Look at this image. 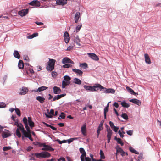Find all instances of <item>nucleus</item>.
<instances>
[{"instance_id": "6", "label": "nucleus", "mask_w": 161, "mask_h": 161, "mask_svg": "<svg viewBox=\"0 0 161 161\" xmlns=\"http://www.w3.org/2000/svg\"><path fill=\"white\" fill-rule=\"evenodd\" d=\"M74 14V20L75 23H77L79 21V19H80V13L79 12H77Z\"/></svg>"}, {"instance_id": "40", "label": "nucleus", "mask_w": 161, "mask_h": 161, "mask_svg": "<svg viewBox=\"0 0 161 161\" xmlns=\"http://www.w3.org/2000/svg\"><path fill=\"white\" fill-rule=\"evenodd\" d=\"M80 66L83 68V69H86L88 68L87 64L86 63H83L80 64Z\"/></svg>"}, {"instance_id": "1", "label": "nucleus", "mask_w": 161, "mask_h": 161, "mask_svg": "<svg viewBox=\"0 0 161 161\" xmlns=\"http://www.w3.org/2000/svg\"><path fill=\"white\" fill-rule=\"evenodd\" d=\"M32 156H35L37 158H48L51 156L50 154L48 152L43 151L41 153H33L31 154Z\"/></svg>"}, {"instance_id": "50", "label": "nucleus", "mask_w": 161, "mask_h": 161, "mask_svg": "<svg viewBox=\"0 0 161 161\" xmlns=\"http://www.w3.org/2000/svg\"><path fill=\"white\" fill-rule=\"evenodd\" d=\"M11 149V147L10 146L4 147H3V150L4 151H8Z\"/></svg>"}, {"instance_id": "47", "label": "nucleus", "mask_w": 161, "mask_h": 161, "mask_svg": "<svg viewBox=\"0 0 161 161\" xmlns=\"http://www.w3.org/2000/svg\"><path fill=\"white\" fill-rule=\"evenodd\" d=\"M121 117L125 120H127L128 119V116L126 113H123L121 115Z\"/></svg>"}, {"instance_id": "5", "label": "nucleus", "mask_w": 161, "mask_h": 161, "mask_svg": "<svg viewBox=\"0 0 161 161\" xmlns=\"http://www.w3.org/2000/svg\"><path fill=\"white\" fill-rule=\"evenodd\" d=\"M44 147L42 148V150L43 151H54V149L52 148L51 146L46 145L44 143L43 146Z\"/></svg>"}, {"instance_id": "55", "label": "nucleus", "mask_w": 161, "mask_h": 161, "mask_svg": "<svg viewBox=\"0 0 161 161\" xmlns=\"http://www.w3.org/2000/svg\"><path fill=\"white\" fill-rule=\"evenodd\" d=\"M23 58L25 60H26L27 61H29V58L28 57L27 55H24L23 57Z\"/></svg>"}, {"instance_id": "51", "label": "nucleus", "mask_w": 161, "mask_h": 161, "mask_svg": "<svg viewBox=\"0 0 161 161\" xmlns=\"http://www.w3.org/2000/svg\"><path fill=\"white\" fill-rule=\"evenodd\" d=\"M72 65L70 64H65L63 65V67L65 68H69L72 67Z\"/></svg>"}, {"instance_id": "54", "label": "nucleus", "mask_w": 161, "mask_h": 161, "mask_svg": "<svg viewBox=\"0 0 161 161\" xmlns=\"http://www.w3.org/2000/svg\"><path fill=\"white\" fill-rule=\"evenodd\" d=\"M59 117H61V119H64L65 117V114L64 113L62 112L61 115L59 116Z\"/></svg>"}, {"instance_id": "15", "label": "nucleus", "mask_w": 161, "mask_h": 161, "mask_svg": "<svg viewBox=\"0 0 161 161\" xmlns=\"http://www.w3.org/2000/svg\"><path fill=\"white\" fill-rule=\"evenodd\" d=\"M20 92L19 93V94L20 95H25L27 92L28 89L26 87H22L21 89H20Z\"/></svg>"}, {"instance_id": "12", "label": "nucleus", "mask_w": 161, "mask_h": 161, "mask_svg": "<svg viewBox=\"0 0 161 161\" xmlns=\"http://www.w3.org/2000/svg\"><path fill=\"white\" fill-rule=\"evenodd\" d=\"M86 123L83 124V126L81 127V131L82 134L84 136H86Z\"/></svg>"}, {"instance_id": "3", "label": "nucleus", "mask_w": 161, "mask_h": 161, "mask_svg": "<svg viewBox=\"0 0 161 161\" xmlns=\"http://www.w3.org/2000/svg\"><path fill=\"white\" fill-rule=\"evenodd\" d=\"M99 89L100 90H102L103 89H105V88L102 86L101 85L99 84H96L92 86L93 91H97Z\"/></svg>"}, {"instance_id": "58", "label": "nucleus", "mask_w": 161, "mask_h": 161, "mask_svg": "<svg viewBox=\"0 0 161 161\" xmlns=\"http://www.w3.org/2000/svg\"><path fill=\"white\" fill-rule=\"evenodd\" d=\"M25 128L26 129V130L27 131V132H29L31 133V130L30 129V128H29V127L28 126V125H25Z\"/></svg>"}, {"instance_id": "48", "label": "nucleus", "mask_w": 161, "mask_h": 161, "mask_svg": "<svg viewBox=\"0 0 161 161\" xmlns=\"http://www.w3.org/2000/svg\"><path fill=\"white\" fill-rule=\"evenodd\" d=\"M15 110L17 114L19 116H20L21 115V113L20 110L18 108H16L15 109Z\"/></svg>"}, {"instance_id": "14", "label": "nucleus", "mask_w": 161, "mask_h": 161, "mask_svg": "<svg viewBox=\"0 0 161 161\" xmlns=\"http://www.w3.org/2000/svg\"><path fill=\"white\" fill-rule=\"evenodd\" d=\"M88 55L91 58L95 61H97L99 60L98 56L94 53H88Z\"/></svg>"}, {"instance_id": "2", "label": "nucleus", "mask_w": 161, "mask_h": 161, "mask_svg": "<svg viewBox=\"0 0 161 161\" xmlns=\"http://www.w3.org/2000/svg\"><path fill=\"white\" fill-rule=\"evenodd\" d=\"M56 61L55 60L49 58V61L47 65L46 69L47 71H51L54 67V65Z\"/></svg>"}, {"instance_id": "27", "label": "nucleus", "mask_w": 161, "mask_h": 161, "mask_svg": "<svg viewBox=\"0 0 161 161\" xmlns=\"http://www.w3.org/2000/svg\"><path fill=\"white\" fill-rule=\"evenodd\" d=\"M13 55L15 58L18 59H19L20 58V54L18 52L17 50H15L14 51Z\"/></svg>"}, {"instance_id": "42", "label": "nucleus", "mask_w": 161, "mask_h": 161, "mask_svg": "<svg viewBox=\"0 0 161 161\" xmlns=\"http://www.w3.org/2000/svg\"><path fill=\"white\" fill-rule=\"evenodd\" d=\"M64 79L65 80V81L70 82V80H71V78L68 75H65L64 76Z\"/></svg>"}, {"instance_id": "33", "label": "nucleus", "mask_w": 161, "mask_h": 161, "mask_svg": "<svg viewBox=\"0 0 161 161\" xmlns=\"http://www.w3.org/2000/svg\"><path fill=\"white\" fill-rule=\"evenodd\" d=\"M126 89L128 91L130 92V94H133L134 95H135L136 93L131 88H130L129 86H127L126 87Z\"/></svg>"}, {"instance_id": "30", "label": "nucleus", "mask_w": 161, "mask_h": 161, "mask_svg": "<svg viewBox=\"0 0 161 161\" xmlns=\"http://www.w3.org/2000/svg\"><path fill=\"white\" fill-rule=\"evenodd\" d=\"M18 66L19 69H22L23 68L24 65L23 62L22 60H19L18 63Z\"/></svg>"}, {"instance_id": "18", "label": "nucleus", "mask_w": 161, "mask_h": 161, "mask_svg": "<svg viewBox=\"0 0 161 161\" xmlns=\"http://www.w3.org/2000/svg\"><path fill=\"white\" fill-rule=\"evenodd\" d=\"M129 101L133 103L138 106H140L141 105V101L139 100H138L134 98L130 99L129 100Z\"/></svg>"}, {"instance_id": "4", "label": "nucleus", "mask_w": 161, "mask_h": 161, "mask_svg": "<svg viewBox=\"0 0 161 161\" xmlns=\"http://www.w3.org/2000/svg\"><path fill=\"white\" fill-rule=\"evenodd\" d=\"M116 151L117 153H120L121 154V155L122 156H124L126 154L127 155H128V154L127 153H125L122 149L121 148L119 147V146H117V147L116 148ZM116 156L117 155V153L116 154Z\"/></svg>"}, {"instance_id": "49", "label": "nucleus", "mask_w": 161, "mask_h": 161, "mask_svg": "<svg viewBox=\"0 0 161 161\" xmlns=\"http://www.w3.org/2000/svg\"><path fill=\"white\" fill-rule=\"evenodd\" d=\"M82 26V24H81L78 25L76 27V32H78L80 29L81 28Z\"/></svg>"}, {"instance_id": "62", "label": "nucleus", "mask_w": 161, "mask_h": 161, "mask_svg": "<svg viewBox=\"0 0 161 161\" xmlns=\"http://www.w3.org/2000/svg\"><path fill=\"white\" fill-rule=\"evenodd\" d=\"M119 129V128L116 127L115 126L112 129L115 132H117L118 130Z\"/></svg>"}, {"instance_id": "44", "label": "nucleus", "mask_w": 161, "mask_h": 161, "mask_svg": "<svg viewBox=\"0 0 161 161\" xmlns=\"http://www.w3.org/2000/svg\"><path fill=\"white\" fill-rule=\"evenodd\" d=\"M17 136L19 137L20 138L21 137V134L19 131V129L17 128L16 130V132Z\"/></svg>"}, {"instance_id": "61", "label": "nucleus", "mask_w": 161, "mask_h": 161, "mask_svg": "<svg viewBox=\"0 0 161 161\" xmlns=\"http://www.w3.org/2000/svg\"><path fill=\"white\" fill-rule=\"evenodd\" d=\"M73 46H69L68 48H67V49H66L65 50L66 51H69L71 49H72L73 48Z\"/></svg>"}, {"instance_id": "63", "label": "nucleus", "mask_w": 161, "mask_h": 161, "mask_svg": "<svg viewBox=\"0 0 161 161\" xmlns=\"http://www.w3.org/2000/svg\"><path fill=\"white\" fill-rule=\"evenodd\" d=\"M108 108H108V107H106L104 109V113L106 114L107 112H108Z\"/></svg>"}, {"instance_id": "59", "label": "nucleus", "mask_w": 161, "mask_h": 161, "mask_svg": "<svg viewBox=\"0 0 161 161\" xmlns=\"http://www.w3.org/2000/svg\"><path fill=\"white\" fill-rule=\"evenodd\" d=\"M126 132L128 135L131 136L132 135L133 131L132 130H130L127 131Z\"/></svg>"}, {"instance_id": "23", "label": "nucleus", "mask_w": 161, "mask_h": 161, "mask_svg": "<svg viewBox=\"0 0 161 161\" xmlns=\"http://www.w3.org/2000/svg\"><path fill=\"white\" fill-rule=\"evenodd\" d=\"M144 57L146 62L148 64H150L151 62L148 54L147 53L145 54H144Z\"/></svg>"}, {"instance_id": "35", "label": "nucleus", "mask_w": 161, "mask_h": 161, "mask_svg": "<svg viewBox=\"0 0 161 161\" xmlns=\"http://www.w3.org/2000/svg\"><path fill=\"white\" fill-rule=\"evenodd\" d=\"M48 88V87L45 86H42L38 88L36 91L41 92L45 90Z\"/></svg>"}, {"instance_id": "11", "label": "nucleus", "mask_w": 161, "mask_h": 161, "mask_svg": "<svg viewBox=\"0 0 161 161\" xmlns=\"http://www.w3.org/2000/svg\"><path fill=\"white\" fill-rule=\"evenodd\" d=\"M64 37L65 42L66 43H69L70 40V37L69 34L66 31L64 33Z\"/></svg>"}, {"instance_id": "37", "label": "nucleus", "mask_w": 161, "mask_h": 161, "mask_svg": "<svg viewBox=\"0 0 161 161\" xmlns=\"http://www.w3.org/2000/svg\"><path fill=\"white\" fill-rule=\"evenodd\" d=\"M42 123H43V124L45 125L47 127H49L53 130H56L57 129L56 128H55V127L52 126L50 125L47 124L45 122H43Z\"/></svg>"}, {"instance_id": "46", "label": "nucleus", "mask_w": 161, "mask_h": 161, "mask_svg": "<svg viewBox=\"0 0 161 161\" xmlns=\"http://www.w3.org/2000/svg\"><path fill=\"white\" fill-rule=\"evenodd\" d=\"M100 158L102 159H104L105 158V156H104L103 152L102 150H100Z\"/></svg>"}, {"instance_id": "8", "label": "nucleus", "mask_w": 161, "mask_h": 161, "mask_svg": "<svg viewBox=\"0 0 161 161\" xmlns=\"http://www.w3.org/2000/svg\"><path fill=\"white\" fill-rule=\"evenodd\" d=\"M29 4L35 7H39L40 6V3L37 0H33L30 2Z\"/></svg>"}, {"instance_id": "43", "label": "nucleus", "mask_w": 161, "mask_h": 161, "mask_svg": "<svg viewBox=\"0 0 161 161\" xmlns=\"http://www.w3.org/2000/svg\"><path fill=\"white\" fill-rule=\"evenodd\" d=\"M131 152L135 153L136 154H138L139 153L136 150L134 149L132 147H130L129 148Z\"/></svg>"}, {"instance_id": "52", "label": "nucleus", "mask_w": 161, "mask_h": 161, "mask_svg": "<svg viewBox=\"0 0 161 161\" xmlns=\"http://www.w3.org/2000/svg\"><path fill=\"white\" fill-rule=\"evenodd\" d=\"M118 143L121 144V146H123L124 145V143L122 142V141L120 138H118L117 141Z\"/></svg>"}, {"instance_id": "16", "label": "nucleus", "mask_w": 161, "mask_h": 161, "mask_svg": "<svg viewBox=\"0 0 161 161\" xmlns=\"http://www.w3.org/2000/svg\"><path fill=\"white\" fill-rule=\"evenodd\" d=\"M67 3V0H57L56 4L58 5H64Z\"/></svg>"}, {"instance_id": "53", "label": "nucleus", "mask_w": 161, "mask_h": 161, "mask_svg": "<svg viewBox=\"0 0 161 161\" xmlns=\"http://www.w3.org/2000/svg\"><path fill=\"white\" fill-rule=\"evenodd\" d=\"M23 121L25 125H28L27 123V120L26 117H25L23 118Z\"/></svg>"}, {"instance_id": "60", "label": "nucleus", "mask_w": 161, "mask_h": 161, "mask_svg": "<svg viewBox=\"0 0 161 161\" xmlns=\"http://www.w3.org/2000/svg\"><path fill=\"white\" fill-rule=\"evenodd\" d=\"M57 75V73L56 72L53 71L52 72V75L53 77H55Z\"/></svg>"}, {"instance_id": "24", "label": "nucleus", "mask_w": 161, "mask_h": 161, "mask_svg": "<svg viewBox=\"0 0 161 161\" xmlns=\"http://www.w3.org/2000/svg\"><path fill=\"white\" fill-rule=\"evenodd\" d=\"M105 89V90L104 91L107 93H113L114 94L115 93V91L112 88H109L108 89H106L105 88V89Z\"/></svg>"}, {"instance_id": "64", "label": "nucleus", "mask_w": 161, "mask_h": 161, "mask_svg": "<svg viewBox=\"0 0 161 161\" xmlns=\"http://www.w3.org/2000/svg\"><path fill=\"white\" fill-rule=\"evenodd\" d=\"M58 161H65V159L63 157H61L60 158L58 159Z\"/></svg>"}, {"instance_id": "31", "label": "nucleus", "mask_w": 161, "mask_h": 161, "mask_svg": "<svg viewBox=\"0 0 161 161\" xmlns=\"http://www.w3.org/2000/svg\"><path fill=\"white\" fill-rule=\"evenodd\" d=\"M73 83L78 85H80L81 84V81L78 78H75L74 79Z\"/></svg>"}, {"instance_id": "39", "label": "nucleus", "mask_w": 161, "mask_h": 161, "mask_svg": "<svg viewBox=\"0 0 161 161\" xmlns=\"http://www.w3.org/2000/svg\"><path fill=\"white\" fill-rule=\"evenodd\" d=\"M79 150H80V152L82 154L81 155L86 156V153L83 148H80L79 149Z\"/></svg>"}, {"instance_id": "19", "label": "nucleus", "mask_w": 161, "mask_h": 161, "mask_svg": "<svg viewBox=\"0 0 161 161\" xmlns=\"http://www.w3.org/2000/svg\"><path fill=\"white\" fill-rule=\"evenodd\" d=\"M53 93L55 94H58L60 93L61 90L60 88L57 86L53 87Z\"/></svg>"}, {"instance_id": "29", "label": "nucleus", "mask_w": 161, "mask_h": 161, "mask_svg": "<svg viewBox=\"0 0 161 161\" xmlns=\"http://www.w3.org/2000/svg\"><path fill=\"white\" fill-rule=\"evenodd\" d=\"M121 104L122 105V106L124 108H128L130 106L129 104L127 103L125 101H124L122 102H120Z\"/></svg>"}, {"instance_id": "32", "label": "nucleus", "mask_w": 161, "mask_h": 161, "mask_svg": "<svg viewBox=\"0 0 161 161\" xmlns=\"http://www.w3.org/2000/svg\"><path fill=\"white\" fill-rule=\"evenodd\" d=\"M70 82L63 80L62 82V88H65L66 86L68 85L70 83Z\"/></svg>"}, {"instance_id": "26", "label": "nucleus", "mask_w": 161, "mask_h": 161, "mask_svg": "<svg viewBox=\"0 0 161 161\" xmlns=\"http://www.w3.org/2000/svg\"><path fill=\"white\" fill-rule=\"evenodd\" d=\"M36 99L38 101L41 103H43L45 100V98L43 97H42L40 96H38L36 97Z\"/></svg>"}, {"instance_id": "36", "label": "nucleus", "mask_w": 161, "mask_h": 161, "mask_svg": "<svg viewBox=\"0 0 161 161\" xmlns=\"http://www.w3.org/2000/svg\"><path fill=\"white\" fill-rule=\"evenodd\" d=\"M38 36V33H34L32 35L27 36V38L28 39H32L33 38L37 36Z\"/></svg>"}, {"instance_id": "10", "label": "nucleus", "mask_w": 161, "mask_h": 161, "mask_svg": "<svg viewBox=\"0 0 161 161\" xmlns=\"http://www.w3.org/2000/svg\"><path fill=\"white\" fill-rule=\"evenodd\" d=\"M106 127L107 133V137L111 138L113 132L108 126L106 125Z\"/></svg>"}, {"instance_id": "7", "label": "nucleus", "mask_w": 161, "mask_h": 161, "mask_svg": "<svg viewBox=\"0 0 161 161\" xmlns=\"http://www.w3.org/2000/svg\"><path fill=\"white\" fill-rule=\"evenodd\" d=\"M11 135L10 132L6 129H5L2 133V137L5 138L8 137Z\"/></svg>"}, {"instance_id": "45", "label": "nucleus", "mask_w": 161, "mask_h": 161, "mask_svg": "<svg viewBox=\"0 0 161 161\" xmlns=\"http://www.w3.org/2000/svg\"><path fill=\"white\" fill-rule=\"evenodd\" d=\"M44 143H41L39 142H33V144L34 145L38 146L39 147L43 146Z\"/></svg>"}, {"instance_id": "25", "label": "nucleus", "mask_w": 161, "mask_h": 161, "mask_svg": "<svg viewBox=\"0 0 161 161\" xmlns=\"http://www.w3.org/2000/svg\"><path fill=\"white\" fill-rule=\"evenodd\" d=\"M48 114H45V115L47 118H51L52 117V116L51 115H54V111L53 109H51L50 110V112H48Z\"/></svg>"}, {"instance_id": "20", "label": "nucleus", "mask_w": 161, "mask_h": 161, "mask_svg": "<svg viewBox=\"0 0 161 161\" xmlns=\"http://www.w3.org/2000/svg\"><path fill=\"white\" fill-rule=\"evenodd\" d=\"M28 119L29 125L30 127H31V128H32L35 126L34 123L32 121L31 118V117H28Z\"/></svg>"}, {"instance_id": "56", "label": "nucleus", "mask_w": 161, "mask_h": 161, "mask_svg": "<svg viewBox=\"0 0 161 161\" xmlns=\"http://www.w3.org/2000/svg\"><path fill=\"white\" fill-rule=\"evenodd\" d=\"M109 124L110 127L112 129H113L115 126L114 125L113 123L111 121H109Z\"/></svg>"}, {"instance_id": "9", "label": "nucleus", "mask_w": 161, "mask_h": 161, "mask_svg": "<svg viewBox=\"0 0 161 161\" xmlns=\"http://www.w3.org/2000/svg\"><path fill=\"white\" fill-rule=\"evenodd\" d=\"M29 9H23L18 12V14L20 16L23 17L26 15L28 13Z\"/></svg>"}, {"instance_id": "13", "label": "nucleus", "mask_w": 161, "mask_h": 161, "mask_svg": "<svg viewBox=\"0 0 161 161\" xmlns=\"http://www.w3.org/2000/svg\"><path fill=\"white\" fill-rule=\"evenodd\" d=\"M62 62L63 64H65L66 63H70L71 64H73L74 63V62L73 61L67 57H65L64 58L62 59Z\"/></svg>"}, {"instance_id": "41", "label": "nucleus", "mask_w": 161, "mask_h": 161, "mask_svg": "<svg viewBox=\"0 0 161 161\" xmlns=\"http://www.w3.org/2000/svg\"><path fill=\"white\" fill-rule=\"evenodd\" d=\"M22 133L24 136V137H27L30 135L31 134V133L27 132L25 130L24 131H23Z\"/></svg>"}, {"instance_id": "57", "label": "nucleus", "mask_w": 161, "mask_h": 161, "mask_svg": "<svg viewBox=\"0 0 161 161\" xmlns=\"http://www.w3.org/2000/svg\"><path fill=\"white\" fill-rule=\"evenodd\" d=\"M0 106L1 108H3L6 107V105L4 103L2 102L0 103Z\"/></svg>"}, {"instance_id": "34", "label": "nucleus", "mask_w": 161, "mask_h": 161, "mask_svg": "<svg viewBox=\"0 0 161 161\" xmlns=\"http://www.w3.org/2000/svg\"><path fill=\"white\" fill-rule=\"evenodd\" d=\"M84 87L86 90H89L90 91H93L92 90V86H90L84 85Z\"/></svg>"}, {"instance_id": "28", "label": "nucleus", "mask_w": 161, "mask_h": 161, "mask_svg": "<svg viewBox=\"0 0 161 161\" xmlns=\"http://www.w3.org/2000/svg\"><path fill=\"white\" fill-rule=\"evenodd\" d=\"M34 72L33 70L31 68H30L27 71V74L31 77L32 76V75L34 74Z\"/></svg>"}, {"instance_id": "21", "label": "nucleus", "mask_w": 161, "mask_h": 161, "mask_svg": "<svg viewBox=\"0 0 161 161\" xmlns=\"http://www.w3.org/2000/svg\"><path fill=\"white\" fill-rule=\"evenodd\" d=\"M72 71L77 73V75L80 76H81L83 74V72L79 69H73Z\"/></svg>"}, {"instance_id": "17", "label": "nucleus", "mask_w": 161, "mask_h": 161, "mask_svg": "<svg viewBox=\"0 0 161 161\" xmlns=\"http://www.w3.org/2000/svg\"><path fill=\"white\" fill-rule=\"evenodd\" d=\"M66 95V94H63L59 95H57L56 96H55L53 99V101H55L56 100H58L62 97L65 96Z\"/></svg>"}, {"instance_id": "22", "label": "nucleus", "mask_w": 161, "mask_h": 161, "mask_svg": "<svg viewBox=\"0 0 161 161\" xmlns=\"http://www.w3.org/2000/svg\"><path fill=\"white\" fill-rule=\"evenodd\" d=\"M15 125H17L18 127V128L19 129V130H20L22 132L24 131L25 130L24 128L22 125V124L21 123H15Z\"/></svg>"}, {"instance_id": "38", "label": "nucleus", "mask_w": 161, "mask_h": 161, "mask_svg": "<svg viewBox=\"0 0 161 161\" xmlns=\"http://www.w3.org/2000/svg\"><path fill=\"white\" fill-rule=\"evenodd\" d=\"M74 41L75 42H76L77 45L79 44L80 40L78 35H77L74 39Z\"/></svg>"}]
</instances>
